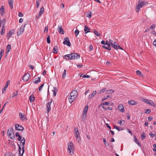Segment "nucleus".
Wrapping results in <instances>:
<instances>
[{
    "label": "nucleus",
    "mask_w": 156,
    "mask_h": 156,
    "mask_svg": "<svg viewBox=\"0 0 156 156\" xmlns=\"http://www.w3.org/2000/svg\"><path fill=\"white\" fill-rule=\"evenodd\" d=\"M88 109V105H86L85 107V108H84V110H83V113H86V114L87 113V111Z\"/></svg>",
    "instance_id": "c9c22d12"
},
{
    "label": "nucleus",
    "mask_w": 156,
    "mask_h": 156,
    "mask_svg": "<svg viewBox=\"0 0 156 156\" xmlns=\"http://www.w3.org/2000/svg\"><path fill=\"white\" fill-rule=\"evenodd\" d=\"M11 46L10 44H8L6 48V53L8 54L11 49Z\"/></svg>",
    "instance_id": "cd10ccee"
},
{
    "label": "nucleus",
    "mask_w": 156,
    "mask_h": 156,
    "mask_svg": "<svg viewBox=\"0 0 156 156\" xmlns=\"http://www.w3.org/2000/svg\"><path fill=\"white\" fill-rule=\"evenodd\" d=\"M102 47L103 48H105L107 50H111V48L110 47H107L104 45H103Z\"/></svg>",
    "instance_id": "09e8293b"
},
{
    "label": "nucleus",
    "mask_w": 156,
    "mask_h": 156,
    "mask_svg": "<svg viewBox=\"0 0 156 156\" xmlns=\"http://www.w3.org/2000/svg\"><path fill=\"white\" fill-rule=\"evenodd\" d=\"M19 154H20V155L21 156H23V153L24 152V147H22V153L21 155H20V154H21V153H20L21 147H20V146L19 145Z\"/></svg>",
    "instance_id": "412c9836"
},
{
    "label": "nucleus",
    "mask_w": 156,
    "mask_h": 156,
    "mask_svg": "<svg viewBox=\"0 0 156 156\" xmlns=\"http://www.w3.org/2000/svg\"><path fill=\"white\" fill-rule=\"evenodd\" d=\"M75 135L76 137H78L80 136L79 133L77 128L76 127L74 128Z\"/></svg>",
    "instance_id": "ddd939ff"
},
{
    "label": "nucleus",
    "mask_w": 156,
    "mask_h": 156,
    "mask_svg": "<svg viewBox=\"0 0 156 156\" xmlns=\"http://www.w3.org/2000/svg\"><path fill=\"white\" fill-rule=\"evenodd\" d=\"M116 46H115V49L117 50L118 49H121V50H123L122 48L117 43V44H116Z\"/></svg>",
    "instance_id": "473e14b6"
},
{
    "label": "nucleus",
    "mask_w": 156,
    "mask_h": 156,
    "mask_svg": "<svg viewBox=\"0 0 156 156\" xmlns=\"http://www.w3.org/2000/svg\"><path fill=\"white\" fill-rule=\"evenodd\" d=\"M122 121L124 122V121L123 120L122 121L120 120L118 121V123H119L120 124V125L123 126V125H124V123H122Z\"/></svg>",
    "instance_id": "de8ad7c7"
},
{
    "label": "nucleus",
    "mask_w": 156,
    "mask_h": 156,
    "mask_svg": "<svg viewBox=\"0 0 156 156\" xmlns=\"http://www.w3.org/2000/svg\"><path fill=\"white\" fill-rule=\"evenodd\" d=\"M76 140L78 142V143H80V136H79L78 137H76Z\"/></svg>",
    "instance_id": "4d7b16f0"
},
{
    "label": "nucleus",
    "mask_w": 156,
    "mask_h": 156,
    "mask_svg": "<svg viewBox=\"0 0 156 156\" xmlns=\"http://www.w3.org/2000/svg\"><path fill=\"white\" fill-rule=\"evenodd\" d=\"M18 15L19 17H22L23 16V15L21 12H19L18 13Z\"/></svg>",
    "instance_id": "0e129e2a"
},
{
    "label": "nucleus",
    "mask_w": 156,
    "mask_h": 156,
    "mask_svg": "<svg viewBox=\"0 0 156 156\" xmlns=\"http://www.w3.org/2000/svg\"><path fill=\"white\" fill-rule=\"evenodd\" d=\"M106 92L107 94H112L114 92V91L112 90H107Z\"/></svg>",
    "instance_id": "4c0bfd02"
},
{
    "label": "nucleus",
    "mask_w": 156,
    "mask_h": 156,
    "mask_svg": "<svg viewBox=\"0 0 156 156\" xmlns=\"http://www.w3.org/2000/svg\"><path fill=\"white\" fill-rule=\"evenodd\" d=\"M74 146L71 142H69L68 144V151L69 154L71 155L73 154Z\"/></svg>",
    "instance_id": "f03ea898"
},
{
    "label": "nucleus",
    "mask_w": 156,
    "mask_h": 156,
    "mask_svg": "<svg viewBox=\"0 0 156 156\" xmlns=\"http://www.w3.org/2000/svg\"><path fill=\"white\" fill-rule=\"evenodd\" d=\"M54 90H52L53 92V96L54 97H55L56 95V93L57 91V88L56 87H55L54 88Z\"/></svg>",
    "instance_id": "a878e982"
},
{
    "label": "nucleus",
    "mask_w": 156,
    "mask_h": 156,
    "mask_svg": "<svg viewBox=\"0 0 156 156\" xmlns=\"http://www.w3.org/2000/svg\"><path fill=\"white\" fill-rule=\"evenodd\" d=\"M134 141L137 144L139 147H140L141 144L139 142L136 137V136H134Z\"/></svg>",
    "instance_id": "c85d7f7f"
},
{
    "label": "nucleus",
    "mask_w": 156,
    "mask_h": 156,
    "mask_svg": "<svg viewBox=\"0 0 156 156\" xmlns=\"http://www.w3.org/2000/svg\"><path fill=\"white\" fill-rule=\"evenodd\" d=\"M108 41H109V43H110V44L112 47L115 49V46H116V44H117V43L115 41L114 42L111 39H109Z\"/></svg>",
    "instance_id": "9b49d317"
},
{
    "label": "nucleus",
    "mask_w": 156,
    "mask_h": 156,
    "mask_svg": "<svg viewBox=\"0 0 156 156\" xmlns=\"http://www.w3.org/2000/svg\"><path fill=\"white\" fill-rule=\"evenodd\" d=\"M57 49L58 47L57 46H55L52 50L53 52L55 54H57V51L56 50Z\"/></svg>",
    "instance_id": "72a5a7b5"
},
{
    "label": "nucleus",
    "mask_w": 156,
    "mask_h": 156,
    "mask_svg": "<svg viewBox=\"0 0 156 156\" xmlns=\"http://www.w3.org/2000/svg\"><path fill=\"white\" fill-rule=\"evenodd\" d=\"M80 57L79 54L76 53H72L64 55L63 58L68 60H72L77 59Z\"/></svg>",
    "instance_id": "f257e3e1"
},
{
    "label": "nucleus",
    "mask_w": 156,
    "mask_h": 156,
    "mask_svg": "<svg viewBox=\"0 0 156 156\" xmlns=\"http://www.w3.org/2000/svg\"><path fill=\"white\" fill-rule=\"evenodd\" d=\"M13 33V30H10L9 32L7 33L6 37L8 39H9V38L12 36Z\"/></svg>",
    "instance_id": "6ab92c4d"
},
{
    "label": "nucleus",
    "mask_w": 156,
    "mask_h": 156,
    "mask_svg": "<svg viewBox=\"0 0 156 156\" xmlns=\"http://www.w3.org/2000/svg\"><path fill=\"white\" fill-rule=\"evenodd\" d=\"M41 82V78L37 77L35 78L33 80V83L35 84H37Z\"/></svg>",
    "instance_id": "4468645a"
},
{
    "label": "nucleus",
    "mask_w": 156,
    "mask_h": 156,
    "mask_svg": "<svg viewBox=\"0 0 156 156\" xmlns=\"http://www.w3.org/2000/svg\"><path fill=\"white\" fill-rule=\"evenodd\" d=\"M74 33H75V36H77L78 35V34L79 33V30L76 29V30L75 31Z\"/></svg>",
    "instance_id": "37998d69"
},
{
    "label": "nucleus",
    "mask_w": 156,
    "mask_h": 156,
    "mask_svg": "<svg viewBox=\"0 0 156 156\" xmlns=\"http://www.w3.org/2000/svg\"><path fill=\"white\" fill-rule=\"evenodd\" d=\"M83 78H90V76H89L88 75H83Z\"/></svg>",
    "instance_id": "5fc2aeb1"
},
{
    "label": "nucleus",
    "mask_w": 156,
    "mask_h": 156,
    "mask_svg": "<svg viewBox=\"0 0 156 156\" xmlns=\"http://www.w3.org/2000/svg\"><path fill=\"white\" fill-rule=\"evenodd\" d=\"M41 1V0H37L36 1V6L37 8H38L40 4L39 2H40Z\"/></svg>",
    "instance_id": "a19ab883"
},
{
    "label": "nucleus",
    "mask_w": 156,
    "mask_h": 156,
    "mask_svg": "<svg viewBox=\"0 0 156 156\" xmlns=\"http://www.w3.org/2000/svg\"><path fill=\"white\" fill-rule=\"evenodd\" d=\"M19 115L20 117V119L21 120L23 121L26 120V116L25 115H23L21 112L19 113Z\"/></svg>",
    "instance_id": "2eb2a0df"
},
{
    "label": "nucleus",
    "mask_w": 156,
    "mask_h": 156,
    "mask_svg": "<svg viewBox=\"0 0 156 156\" xmlns=\"http://www.w3.org/2000/svg\"><path fill=\"white\" fill-rule=\"evenodd\" d=\"M52 102V99H51L49 102H48L46 105L47 111L48 113L51 109V105Z\"/></svg>",
    "instance_id": "1a4fd4ad"
},
{
    "label": "nucleus",
    "mask_w": 156,
    "mask_h": 156,
    "mask_svg": "<svg viewBox=\"0 0 156 156\" xmlns=\"http://www.w3.org/2000/svg\"><path fill=\"white\" fill-rule=\"evenodd\" d=\"M86 113H82V116L81 119L83 121H84L86 118Z\"/></svg>",
    "instance_id": "c756f323"
},
{
    "label": "nucleus",
    "mask_w": 156,
    "mask_h": 156,
    "mask_svg": "<svg viewBox=\"0 0 156 156\" xmlns=\"http://www.w3.org/2000/svg\"><path fill=\"white\" fill-rule=\"evenodd\" d=\"M26 24L24 25V26H22L20 29L17 32V35L18 36L21 34L24 31V28L25 27Z\"/></svg>",
    "instance_id": "39448f33"
},
{
    "label": "nucleus",
    "mask_w": 156,
    "mask_h": 156,
    "mask_svg": "<svg viewBox=\"0 0 156 156\" xmlns=\"http://www.w3.org/2000/svg\"><path fill=\"white\" fill-rule=\"evenodd\" d=\"M155 27V25L154 24H153L150 27V29H154Z\"/></svg>",
    "instance_id": "3c124183"
},
{
    "label": "nucleus",
    "mask_w": 156,
    "mask_h": 156,
    "mask_svg": "<svg viewBox=\"0 0 156 156\" xmlns=\"http://www.w3.org/2000/svg\"><path fill=\"white\" fill-rule=\"evenodd\" d=\"M153 45L156 47V39H155L153 42Z\"/></svg>",
    "instance_id": "774afa93"
},
{
    "label": "nucleus",
    "mask_w": 156,
    "mask_h": 156,
    "mask_svg": "<svg viewBox=\"0 0 156 156\" xmlns=\"http://www.w3.org/2000/svg\"><path fill=\"white\" fill-rule=\"evenodd\" d=\"M13 0H8V3H9V6L11 9H12L13 8Z\"/></svg>",
    "instance_id": "393cba45"
},
{
    "label": "nucleus",
    "mask_w": 156,
    "mask_h": 156,
    "mask_svg": "<svg viewBox=\"0 0 156 156\" xmlns=\"http://www.w3.org/2000/svg\"><path fill=\"white\" fill-rule=\"evenodd\" d=\"M10 83V81L9 80H8L6 83L5 86L8 87V85Z\"/></svg>",
    "instance_id": "bf43d9fd"
},
{
    "label": "nucleus",
    "mask_w": 156,
    "mask_h": 156,
    "mask_svg": "<svg viewBox=\"0 0 156 156\" xmlns=\"http://www.w3.org/2000/svg\"><path fill=\"white\" fill-rule=\"evenodd\" d=\"M150 135L151 137L153 138L155 136V134L153 133H150Z\"/></svg>",
    "instance_id": "052dcab7"
},
{
    "label": "nucleus",
    "mask_w": 156,
    "mask_h": 156,
    "mask_svg": "<svg viewBox=\"0 0 156 156\" xmlns=\"http://www.w3.org/2000/svg\"><path fill=\"white\" fill-rule=\"evenodd\" d=\"M119 109L120 111L122 112H124V108L123 105L122 104H120L118 106Z\"/></svg>",
    "instance_id": "dca6fc26"
},
{
    "label": "nucleus",
    "mask_w": 156,
    "mask_h": 156,
    "mask_svg": "<svg viewBox=\"0 0 156 156\" xmlns=\"http://www.w3.org/2000/svg\"><path fill=\"white\" fill-rule=\"evenodd\" d=\"M70 97H73V98L76 99L77 96V92L75 90H73L70 94Z\"/></svg>",
    "instance_id": "423d86ee"
},
{
    "label": "nucleus",
    "mask_w": 156,
    "mask_h": 156,
    "mask_svg": "<svg viewBox=\"0 0 156 156\" xmlns=\"http://www.w3.org/2000/svg\"><path fill=\"white\" fill-rule=\"evenodd\" d=\"M5 156H15L12 153H10V154H6V155Z\"/></svg>",
    "instance_id": "13d9d810"
},
{
    "label": "nucleus",
    "mask_w": 156,
    "mask_h": 156,
    "mask_svg": "<svg viewBox=\"0 0 156 156\" xmlns=\"http://www.w3.org/2000/svg\"><path fill=\"white\" fill-rule=\"evenodd\" d=\"M148 2L145 1H143L142 0H139L138 2V5L136 6V11L138 12L140 10V8L143 6L144 5H146Z\"/></svg>",
    "instance_id": "7ed1b4c3"
},
{
    "label": "nucleus",
    "mask_w": 156,
    "mask_h": 156,
    "mask_svg": "<svg viewBox=\"0 0 156 156\" xmlns=\"http://www.w3.org/2000/svg\"><path fill=\"white\" fill-rule=\"evenodd\" d=\"M47 42L48 44L50 43V37L49 35L47 37Z\"/></svg>",
    "instance_id": "a18cd8bd"
},
{
    "label": "nucleus",
    "mask_w": 156,
    "mask_h": 156,
    "mask_svg": "<svg viewBox=\"0 0 156 156\" xmlns=\"http://www.w3.org/2000/svg\"><path fill=\"white\" fill-rule=\"evenodd\" d=\"M102 104L103 105H109V102H103Z\"/></svg>",
    "instance_id": "49530a36"
},
{
    "label": "nucleus",
    "mask_w": 156,
    "mask_h": 156,
    "mask_svg": "<svg viewBox=\"0 0 156 156\" xmlns=\"http://www.w3.org/2000/svg\"><path fill=\"white\" fill-rule=\"evenodd\" d=\"M25 144V139L24 138H23V139L21 140L20 143V144L21 146H24Z\"/></svg>",
    "instance_id": "2f4dec72"
},
{
    "label": "nucleus",
    "mask_w": 156,
    "mask_h": 156,
    "mask_svg": "<svg viewBox=\"0 0 156 156\" xmlns=\"http://www.w3.org/2000/svg\"><path fill=\"white\" fill-rule=\"evenodd\" d=\"M76 99L75 98H73V97H70V95L69 97H68V100L69 101V102L71 103L73 102Z\"/></svg>",
    "instance_id": "b1692460"
},
{
    "label": "nucleus",
    "mask_w": 156,
    "mask_h": 156,
    "mask_svg": "<svg viewBox=\"0 0 156 156\" xmlns=\"http://www.w3.org/2000/svg\"><path fill=\"white\" fill-rule=\"evenodd\" d=\"M18 94V91H16V92H14V93L12 94V97H13L14 96H16Z\"/></svg>",
    "instance_id": "603ef678"
},
{
    "label": "nucleus",
    "mask_w": 156,
    "mask_h": 156,
    "mask_svg": "<svg viewBox=\"0 0 156 156\" xmlns=\"http://www.w3.org/2000/svg\"><path fill=\"white\" fill-rule=\"evenodd\" d=\"M57 30L58 32L60 34H64V32L62 29V26H58Z\"/></svg>",
    "instance_id": "f8f14e48"
},
{
    "label": "nucleus",
    "mask_w": 156,
    "mask_h": 156,
    "mask_svg": "<svg viewBox=\"0 0 156 156\" xmlns=\"http://www.w3.org/2000/svg\"><path fill=\"white\" fill-rule=\"evenodd\" d=\"M30 77V74L27 73L24 75L23 77V79L24 81H27L29 80Z\"/></svg>",
    "instance_id": "6e6552de"
},
{
    "label": "nucleus",
    "mask_w": 156,
    "mask_h": 156,
    "mask_svg": "<svg viewBox=\"0 0 156 156\" xmlns=\"http://www.w3.org/2000/svg\"><path fill=\"white\" fill-rule=\"evenodd\" d=\"M90 30V28H88L87 26H84V31L85 34H87V33L89 32L90 31H87V30Z\"/></svg>",
    "instance_id": "bb28decb"
},
{
    "label": "nucleus",
    "mask_w": 156,
    "mask_h": 156,
    "mask_svg": "<svg viewBox=\"0 0 156 156\" xmlns=\"http://www.w3.org/2000/svg\"><path fill=\"white\" fill-rule=\"evenodd\" d=\"M48 32V26H45V27L44 30V32H46L47 33Z\"/></svg>",
    "instance_id": "6e6d98bb"
},
{
    "label": "nucleus",
    "mask_w": 156,
    "mask_h": 156,
    "mask_svg": "<svg viewBox=\"0 0 156 156\" xmlns=\"http://www.w3.org/2000/svg\"><path fill=\"white\" fill-rule=\"evenodd\" d=\"M15 129L16 130L22 131L24 129V128L22 126H20L18 124H15Z\"/></svg>",
    "instance_id": "9d476101"
},
{
    "label": "nucleus",
    "mask_w": 156,
    "mask_h": 156,
    "mask_svg": "<svg viewBox=\"0 0 156 156\" xmlns=\"http://www.w3.org/2000/svg\"><path fill=\"white\" fill-rule=\"evenodd\" d=\"M7 87H6L5 86L4 88L2 89V93H3L6 91Z\"/></svg>",
    "instance_id": "680f3d73"
},
{
    "label": "nucleus",
    "mask_w": 156,
    "mask_h": 156,
    "mask_svg": "<svg viewBox=\"0 0 156 156\" xmlns=\"http://www.w3.org/2000/svg\"><path fill=\"white\" fill-rule=\"evenodd\" d=\"M128 103L129 105H135L137 104L133 100L129 101L128 102Z\"/></svg>",
    "instance_id": "4be33fe9"
},
{
    "label": "nucleus",
    "mask_w": 156,
    "mask_h": 156,
    "mask_svg": "<svg viewBox=\"0 0 156 156\" xmlns=\"http://www.w3.org/2000/svg\"><path fill=\"white\" fill-rule=\"evenodd\" d=\"M8 136L10 138L13 140L15 138L14 134L13 132V129L12 128H10L9 129L7 132Z\"/></svg>",
    "instance_id": "20e7f679"
},
{
    "label": "nucleus",
    "mask_w": 156,
    "mask_h": 156,
    "mask_svg": "<svg viewBox=\"0 0 156 156\" xmlns=\"http://www.w3.org/2000/svg\"><path fill=\"white\" fill-rule=\"evenodd\" d=\"M106 90V88H104L103 89L101 90H100L99 92L98 93H100L101 94L102 93H103L104 92H105Z\"/></svg>",
    "instance_id": "ea45409f"
},
{
    "label": "nucleus",
    "mask_w": 156,
    "mask_h": 156,
    "mask_svg": "<svg viewBox=\"0 0 156 156\" xmlns=\"http://www.w3.org/2000/svg\"><path fill=\"white\" fill-rule=\"evenodd\" d=\"M151 112V111L150 109H147V110H146L145 113L147 114H149Z\"/></svg>",
    "instance_id": "338daca9"
},
{
    "label": "nucleus",
    "mask_w": 156,
    "mask_h": 156,
    "mask_svg": "<svg viewBox=\"0 0 156 156\" xmlns=\"http://www.w3.org/2000/svg\"><path fill=\"white\" fill-rule=\"evenodd\" d=\"M96 93L97 92L96 91H94L92 94H90L89 95L88 99H90V98H93L96 94Z\"/></svg>",
    "instance_id": "a211bd4d"
},
{
    "label": "nucleus",
    "mask_w": 156,
    "mask_h": 156,
    "mask_svg": "<svg viewBox=\"0 0 156 156\" xmlns=\"http://www.w3.org/2000/svg\"><path fill=\"white\" fill-rule=\"evenodd\" d=\"M44 12V8L43 7H42L41 9V10L39 12V13L38 16H41Z\"/></svg>",
    "instance_id": "7c9ffc66"
},
{
    "label": "nucleus",
    "mask_w": 156,
    "mask_h": 156,
    "mask_svg": "<svg viewBox=\"0 0 156 156\" xmlns=\"http://www.w3.org/2000/svg\"><path fill=\"white\" fill-rule=\"evenodd\" d=\"M114 128L115 129H116L118 131H119L120 130V128L118 126L114 125Z\"/></svg>",
    "instance_id": "8fccbe9b"
},
{
    "label": "nucleus",
    "mask_w": 156,
    "mask_h": 156,
    "mask_svg": "<svg viewBox=\"0 0 156 156\" xmlns=\"http://www.w3.org/2000/svg\"><path fill=\"white\" fill-rule=\"evenodd\" d=\"M105 45H106L108 47H110V45L109 43H108L107 41L105 43Z\"/></svg>",
    "instance_id": "69168bd1"
},
{
    "label": "nucleus",
    "mask_w": 156,
    "mask_h": 156,
    "mask_svg": "<svg viewBox=\"0 0 156 156\" xmlns=\"http://www.w3.org/2000/svg\"><path fill=\"white\" fill-rule=\"evenodd\" d=\"M94 32L97 36H99L100 35V34L99 33H98V32L96 30H94Z\"/></svg>",
    "instance_id": "79ce46f5"
},
{
    "label": "nucleus",
    "mask_w": 156,
    "mask_h": 156,
    "mask_svg": "<svg viewBox=\"0 0 156 156\" xmlns=\"http://www.w3.org/2000/svg\"><path fill=\"white\" fill-rule=\"evenodd\" d=\"M44 85V84H43L41 85V86H40V87H39V91H41V88L43 87Z\"/></svg>",
    "instance_id": "e2e57ef3"
},
{
    "label": "nucleus",
    "mask_w": 156,
    "mask_h": 156,
    "mask_svg": "<svg viewBox=\"0 0 156 156\" xmlns=\"http://www.w3.org/2000/svg\"><path fill=\"white\" fill-rule=\"evenodd\" d=\"M0 13L2 16H3L5 13L4 11V7L3 6H2L0 9Z\"/></svg>",
    "instance_id": "aec40b11"
},
{
    "label": "nucleus",
    "mask_w": 156,
    "mask_h": 156,
    "mask_svg": "<svg viewBox=\"0 0 156 156\" xmlns=\"http://www.w3.org/2000/svg\"><path fill=\"white\" fill-rule=\"evenodd\" d=\"M63 43L64 44L68 46L71 45V44L69 41V39L67 37H65L64 38V41L63 42Z\"/></svg>",
    "instance_id": "0eeeda50"
},
{
    "label": "nucleus",
    "mask_w": 156,
    "mask_h": 156,
    "mask_svg": "<svg viewBox=\"0 0 156 156\" xmlns=\"http://www.w3.org/2000/svg\"><path fill=\"white\" fill-rule=\"evenodd\" d=\"M109 97V96L108 95L105 97H103L102 98V101H103L107 99Z\"/></svg>",
    "instance_id": "864d4df0"
},
{
    "label": "nucleus",
    "mask_w": 156,
    "mask_h": 156,
    "mask_svg": "<svg viewBox=\"0 0 156 156\" xmlns=\"http://www.w3.org/2000/svg\"><path fill=\"white\" fill-rule=\"evenodd\" d=\"M136 73L137 75H138L139 76H140L142 75V73H141V72L140 71L137 70L136 71Z\"/></svg>",
    "instance_id": "c03bdc74"
},
{
    "label": "nucleus",
    "mask_w": 156,
    "mask_h": 156,
    "mask_svg": "<svg viewBox=\"0 0 156 156\" xmlns=\"http://www.w3.org/2000/svg\"><path fill=\"white\" fill-rule=\"evenodd\" d=\"M143 101L146 102V103L152 106H153L154 104V102L152 101L147 99H144V100H143Z\"/></svg>",
    "instance_id": "f3484780"
},
{
    "label": "nucleus",
    "mask_w": 156,
    "mask_h": 156,
    "mask_svg": "<svg viewBox=\"0 0 156 156\" xmlns=\"http://www.w3.org/2000/svg\"><path fill=\"white\" fill-rule=\"evenodd\" d=\"M29 99L30 102L31 103L33 102L35 100V97H34L33 95H30L29 98Z\"/></svg>",
    "instance_id": "5701e85b"
},
{
    "label": "nucleus",
    "mask_w": 156,
    "mask_h": 156,
    "mask_svg": "<svg viewBox=\"0 0 156 156\" xmlns=\"http://www.w3.org/2000/svg\"><path fill=\"white\" fill-rule=\"evenodd\" d=\"M92 13L90 11H88V12L87 14V17H88L89 18H90L91 17V15L92 14Z\"/></svg>",
    "instance_id": "f704fd0d"
},
{
    "label": "nucleus",
    "mask_w": 156,
    "mask_h": 156,
    "mask_svg": "<svg viewBox=\"0 0 156 156\" xmlns=\"http://www.w3.org/2000/svg\"><path fill=\"white\" fill-rule=\"evenodd\" d=\"M66 70L65 69L64 70L63 73L62 74V78L63 79H64L66 77Z\"/></svg>",
    "instance_id": "e433bc0d"
},
{
    "label": "nucleus",
    "mask_w": 156,
    "mask_h": 156,
    "mask_svg": "<svg viewBox=\"0 0 156 156\" xmlns=\"http://www.w3.org/2000/svg\"><path fill=\"white\" fill-rule=\"evenodd\" d=\"M146 137V135L144 133H143L142 134L141 136V139L143 140L144 139H145Z\"/></svg>",
    "instance_id": "58836bf2"
}]
</instances>
